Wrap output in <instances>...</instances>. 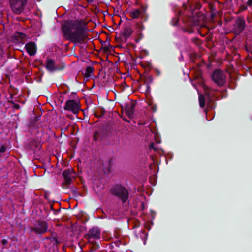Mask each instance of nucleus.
I'll return each instance as SVG.
<instances>
[{"instance_id": "f8f14e48", "label": "nucleus", "mask_w": 252, "mask_h": 252, "mask_svg": "<svg viewBox=\"0 0 252 252\" xmlns=\"http://www.w3.org/2000/svg\"><path fill=\"white\" fill-rule=\"evenodd\" d=\"M63 176L64 178L65 183L67 184H70L72 177L71 170L70 169H66L64 170L63 173Z\"/></svg>"}, {"instance_id": "4468645a", "label": "nucleus", "mask_w": 252, "mask_h": 252, "mask_svg": "<svg viewBox=\"0 0 252 252\" xmlns=\"http://www.w3.org/2000/svg\"><path fill=\"white\" fill-rule=\"evenodd\" d=\"M46 67L50 71H54L55 69L54 62L51 59L47 60Z\"/></svg>"}, {"instance_id": "39448f33", "label": "nucleus", "mask_w": 252, "mask_h": 252, "mask_svg": "<svg viewBox=\"0 0 252 252\" xmlns=\"http://www.w3.org/2000/svg\"><path fill=\"white\" fill-rule=\"evenodd\" d=\"M212 77L214 81L219 86H222L225 82L226 76L221 70H215Z\"/></svg>"}, {"instance_id": "20e7f679", "label": "nucleus", "mask_w": 252, "mask_h": 252, "mask_svg": "<svg viewBox=\"0 0 252 252\" xmlns=\"http://www.w3.org/2000/svg\"><path fill=\"white\" fill-rule=\"evenodd\" d=\"M64 109L77 114L80 110V101L78 100H69L66 102Z\"/></svg>"}, {"instance_id": "412c9836", "label": "nucleus", "mask_w": 252, "mask_h": 252, "mask_svg": "<svg viewBox=\"0 0 252 252\" xmlns=\"http://www.w3.org/2000/svg\"><path fill=\"white\" fill-rule=\"evenodd\" d=\"M3 53V50L1 48V45H0V55H1Z\"/></svg>"}, {"instance_id": "ddd939ff", "label": "nucleus", "mask_w": 252, "mask_h": 252, "mask_svg": "<svg viewBox=\"0 0 252 252\" xmlns=\"http://www.w3.org/2000/svg\"><path fill=\"white\" fill-rule=\"evenodd\" d=\"M133 31L131 28H126L125 29L123 32V36L125 38V40L130 36V35L132 34Z\"/></svg>"}, {"instance_id": "9d476101", "label": "nucleus", "mask_w": 252, "mask_h": 252, "mask_svg": "<svg viewBox=\"0 0 252 252\" xmlns=\"http://www.w3.org/2000/svg\"><path fill=\"white\" fill-rule=\"evenodd\" d=\"M100 236V231L97 228H93L91 229L88 234L89 238L99 239Z\"/></svg>"}, {"instance_id": "6ab92c4d", "label": "nucleus", "mask_w": 252, "mask_h": 252, "mask_svg": "<svg viewBox=\"0 0 252 252\" xmlns=\"http://www.w3.org/2000/svg\"><path fill=\"white\" fill-rule=\"evenodd\" d=\"M247 4L249 6H251L252 5V0H248Z\"/></svg>"}, {"instance_id": "f03ea898", "label": "nucleus", "mask_w": 252, "mask_h": 252, "mask_svg": "<svg viewBox=\"0 0 252 252\" xmlns=\"http://www.w3.org/2000/svg\"><path fill=\"white\" fill-rule=\"evenodd\" d=\"M113 195L121 199L123 203H125L128 198V193L127 189L121 185H116L111 190Z\"/></svg>"}, {"instance_id": "1a4fd4ad", "label": "nucleus", "mask_w": 252, "mask_h": 252, "mask_svg": "<svg viewBox=\"0 0 252 252\" xmlns=\"http://www.w3.org/2000/svg\"><path fill=\"white\" fill-rule=\"evenodd\" d=\"M134 108L135 104L132 102L128 103L126 105L125 113L129 118H131L133 116Z\"/></svg>"}, {"instance_id": "9b49d317", "label": "nucleus", "mask_w": 252, "mask_h": 252, "mask_svg": "<svg viewBox=\"0 0 252 252\" xmlns=\"http://www.w3.org/2000/svg\"><path fill=\"white\" fill-rule=\"evenodd\" d=\"M143 10L142 8L133 9L130 12V16L133 19H137L143 14Z\"/></svg>"}, {"instance_id": "393cba45", "label": "nucleus", "mask_w": 252, "mask_h": 252, "mask_svg": "<svg viewBox=\"0 0 252 252\" xmlns=\"http://www.w3.org/2000/svg\"><path fill=\"white\" fill-rule=\"evenodd\" d=\"M251 52L252 53V50L251 51Z\"/></svg>"}, {"instance_id": "6e6552de", "label": "nucleus", "mask_w": 252, "mask_h": 252, "mask_svg": "<svg viewBox=\"0 0 252 252\" xmlns=\"http://www.w3.org/2000/svg\"><path fill=\"white\" fill-rule=\"evenodd\" d=\"M245 21L242 19H239L237 21L235 25V32L236 34H240L245 28Z\"/></svg>"}, {"instance_id": "7ed1b4c3", "label": "nucleus", "mask_w": 252, "mask_h": 252, "mask_svg": "<svg viewBox=\"0 0 252 252\" xmlns=\"http://www.w3.org/2000/svg\"><path fill=\"white\" fill-rule=\"evenodd\" d=\"M28 0H10L12 11L16 14H19L24 10V6Z\"/></svg>"}, {"instance_id": "dca6fc26", "label": "nucleus", "mask_w": 252, "mask_h": 252, "mask_svg": "<svg viewBox=\"0 0 252 252\" xmlns=\"http://www.w3.org/2000/svg\"><path fill=\"white\" fill-rule=\"evenodd\" d=\"M93 68L91 66H88L85 70V75L86 77H89L90 74L93 72Z\"/></svg>"}, {"instance_id": "a211bd4d", "label": "nucleus", "mask_w": 252, "mask_h": 252, "mask_svg": "<svg viewBox=\"0 0 252 252\" xmlns=\"http://www.w3.org/2000/svg\"><path fill=\"white\" fill-rule=\"evenodd\" d=\"M6 148L4 146H2L0 148V152L3 153L5 151Z\"/></svg>"}, {"instance_id": "f257e3e1", "label": "nucleus", "mask_w": 252, "mask_h": 252, "mask_svg": "<svg viewBox=\"0 0 252 252\" xmlns=\"http://www.w3.org/2000/svg\"><path fill=\"white\" fill-rule=\"evenodd\" d=\"M63 36L75 43H82L87 38L86 25L78 21H66L62 25Z\"/></svg>"}, {"instance_id": "aec40b11", "label": "nucleus", "mask_w": 252, "mask_h": 252, "mask_svg": "<svg viewBox=\"0 0 252 252\" xmlns=\"http://www.w3.org/2000/svg\"><path fill=\"white\" fill-rule=\"evenodd\" d=\"M2 243L3 245L6 244L7 243V240H6V239H3L2 241Z\"/></svg>"}, {"instance_id": "4be33fe9", "label": "nucleus", "mask_w": 252, "mask_h": 252, "mask_svg": "<svg viewBox=\"0 0 252 252\" xmlns=\"http://www.w3.org/2000/svg\"><path fill=\"white\" fill-rule=\"evenodd\" d=\"M150 148H153L155 150H156V149L154 147V144H153V143L150 145Z\"/></svg>"}, {"instance_id": "2eb2a0df", "label": "nucleus", "mask_w": 252, "mask_h": 252, "mask_svg": "<svg viewBox=\"0 0 252 252\" xmlns=\"http://www.w3.org/2000/svg\"><path fill=\"white\" fill-rule=\"evenodd\" d=\"M14 36L19 42L26 38V35L19 32L15 33Z\"/></svg>"}, {"instance_id": "f3484780", "label": "nucleus", "mask_w": 252, "mask_h": 252, "mask_svg": "<svg viewBox=\"0 0 252 252\" xmlns=\"http://www.w3.org/2000/svg\"><path fill=\"white\" fill-rule=\"evenodd\" d=\"M199 104L201 107H203L205 106V99L202 95H200L199 97Z\"/></svg>"}, {"instance_id": "423d86ee", "label": "nucleus", "mask_w": 252, "mask_h": 252, "mask_svg": "<svg viewBox=\"0 0 252 252\" xmlns=\"http://www.w3.org/2000/svg\"><path fill=\"white\" fill-rule=\"evenodd\" d=\"M31 230L34 231L36 234H43L47 230V223L44 221L37 222L34 227L32 228Z\"/></svg>"}, {"instance_id": "b1692460", "label": "nucleus", "mask_w": 252, "mask_h": 252, "mask_svg": "<svg viewBox=\"0 0 252 252\" xmlns=\"http://www.w3.org/2000/svg\"><path fill=\"white\" fill-rule=\"evenodd\" d=\"M94 140H96V139L95 138V136H94Z\"/></svg>"}, {"instance_id": "0eeeda50", "label": "nucleus", "mask_w": 252, "mask_h": 252, "mask_svg": "<svg viewBox=\"0 0 252 252\" xmlns=\"http://www.w3.org/2000/svg\"><path fill=\"white\" fill-rule=\"evenodd\" d=\"M25 48L30 56H34L36 53L37 48L36 44L32 42L27 43L25 45Z\"/></svg>"}, {"instance_id": "5701e85b", "label": "nucleus", "mask_w": 252, "mask_h": 252, "mask_svg": "<svg viewBox=\"0 0 252 252\" xmlns=\"http://www.w3.org/2000/svg\"><path fill=\"white\" fill-rule=\"evenodd\" d=\"M89 2H92L93 0H87Z\"/></svg>"}]
</instances>
